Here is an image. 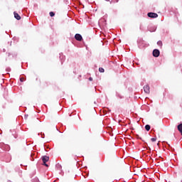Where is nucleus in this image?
Instances as JSON below:
<instances>
[{"label":"nucleus","mask_w":182,"mask_h":182,"mask_svg":"<svg viewBox=\"0 0 182 182\" xmlns=\"http://www.w3.org/2000/svg\"><path fill=\"white\" fill-rule=\"evenodd\" d=\"M43 166H46V167H48V164H46L47 161H49V156H43L42 157Z\"/></svg>","instance_id":"1"},{"label":"nucleus","mask_w":182,"mask_h":182,"mask_svg":"<svg viewBox=\"0 0 182 182\" xmlns=\"http://www.w3.org/2000/svg\"><path fill=\"white\" fill-rule=\"evenodd\" d=\"M89 80L92 81V80H93V78L90 77V78H89Z\"/></svg>","instance_id":"17"},{"label":"nucleus","mask_w":182,"mask_h":182,"mask_svg":"<svg viewBox=\"0 0 182 182\" xmlns=\"http://www.w3.org/2000/svg\"><path fill=\"white\" fill-rule=\"evenodd\" d=\"M57 167H60V168H62V166L60 165H57Z\"/></svg>","instance_id":"16"},{"label":"nucleus","mask_w":182,"mask_h":182,"mask_svg":"<svg viewBox=\"0 0 182 182\" xmlns=\"http://www.w3.org/2000/svg\"><path fill=\"white\" fill-rule=\"evenodd\" d=\"M50 16L53 17L55 16V13L53 11L50 12Z\"/></svg>","instance_id":"11"},{"label":"nucleus","mask_w":182,"mask_h":182,"mask_svg":"<svg viewBox=\"0 0 182 182\" xmlns=\"http://www.w3.org/2000/svg\"><path fill=\"white\" fill-rule=\"evenodd\" d=\"M157 45H158V46L162 47L163 46V43L161 42V41H159L157 42Z\"/></svg>","instance_id":"9"},{"label":"nucleus","mask_w":182,"mask_h":182,"mask_svg":"<svg viewBox=\"0 0 182 182\" xmlns=\"http://www.w3.org/2000/svg\"><path fill=\"white\" fill-rule=\"evenodd\" d=\"M75 38L76 39V41H78L79 42L82 41V40L83 39L82 35L79 33L75 34Z\"/></svg>","instance_id":"3"},{"label":"nucleus","mask_w":182,"mask_h":182,"mask_svg":"<svg viewBox=\"0 0 182 182\" xmlns=\"http://www.w3.org/2000/svg\"><path fill=\"white\" fill-rule=\"evenodd\" d=\"M178 130L180 132V133H182V124L178 126Z\"/></svg>","instance_id":"7"},{"label":"nucleus","mask_w":182,"mask_h":182,"mask_svg":"<svg viewBox=\"0 0 182 182\" xmlns=\"http://www.w3.org/2000/svg\"><path fill=\"white\" fill-rule=\"evenodd\" d=\"M145 129L146 130V132H149L150 130V125H149V124L146 125Z\"/></svg>","instance_id":"8"},{"label":"nucleus","mask_w":182,"mask_h":182,"mask_svg":"<svg viewBox=\"0 0 182 182\" xmlns=\"http://www.w3.org/2000/svg\"><path fill=\"white\" fill-rule=\"evenodd\" d=\"M148 16L149 18H157L159 16V15L156 13H148Z\"/></svg>","instance_id":"4"},{"label":"nucleus","mask_w":182,"mask_h":182,"mask_svg":"<svg viewBox=\"0 0 182 182\" xmlns=\"http://www.w3.org/2000/svg\"><path fill=\"white\" fill-rule=\"evenodd\" d=\"M116 96H117V97H119V99H123V97H122V95H120V94H119V93H117V94H116Z\"/></svg>","instance_id":"12"},{"label":"nucleus","mask_w":182,"mask_h":182,"mask_svg":"<svg viewBox=\"0 0 182 182\" xmlns=\"http://www.w3.org/2000/svg\"><path fill=\"white\" fill-rule=\"evenodd\" d=\"M144 91L145 93H150V87L149 85L144 86Z\"/></svg>","instance_id":"5"},{"label":"nucleus","mask_w":182,"mask_h":182,"mask_svg":"<svg viewBox=\"0 0 182 182\" xmlns=\"http://www.w3.org/2000/svg\"><path fill=\"white\" fill-rule=\"evenodd\" d=\"M99 72H100V73H105V69L103 68H100Z\"/></svg>","instance_id":"10"},{"label":"nucleus","mask_w":182,"mask_h":182,"mask_svg":"<svg viewBox=\"0 0 182 182\" xmlns=\"http://www.w3.org/2000/svg\"><path fill=\"white\" fill-rule=\"evenodd\" d=\"M20 81H21V82H24V81H25V78L21 77V78H20Z\"/></svg>","instance_id":"14"},{"label":"nucleus","mask_w":182,"mask_h":182,"mask_svg":"<svg viewBox=\"0 0 182 182\" xmlns=\"http://www.w3.org/2000/svg\"><path fill=\"white\" fill-rule=\"evenodd\" d=\"M153 56H154V58H159L160 56V50L157 49L154 50Z\"/></svg>","instance_id":"2"},{"label":"nucleus","mask_w":182,"mask_h":182,"mask_svg":"<svg viewBox=\"0 0 182 182\" xmlns=\"http://www.w3.org/2000/svg\"><path fill=\"white\" fill-rule=\"evenodd\" d=\"M14 18H16V19H17V21H21V16H19V14H18V13L16 12H14Z\"/></svg>","instance_id":"6"},{"label":"nucleus","mask_w":182,"mask_h":182,"mask_svg":"<svg viewBox=\"0 0 182 182\" xmlns=\"http://www.w3.org/2000/svg\"><path fill=\"white\" fill-rule=\"evenodd\" d=\"M105 1L110 2V0H105ZM113 2H119V0H114Z\"/></svg>","instance_id":"15"},{"label":"nucleus","mask_w":182,"mask_h":182,"mask_svg":"<svg viewBox=\"0 0 182 182\" xmlns=\"http://www.w3.org/2000/svg\"><path fill=\"white\" fill-rule=\"evenodd\" d=\"M156 140L157 139L156 138H151V141H153V142L156 141Z\"/></svg>","instance_id":"13"}]
</instances>
